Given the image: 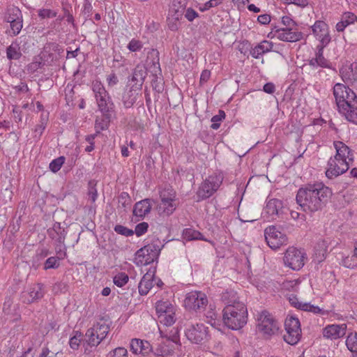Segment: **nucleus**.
<instances>
[{
    "label": "nucleus",
    "instance_id": "obj_25",
    "mask_svg": "<svg viewBox=\"0 0 357 357\" xmlns=\"http://www.w3.org/2000/svg\"><path fill=\"white\" fill-rule=\"evenodd\" d=\"M174 352V346L170 341H168L158 345L151 357H172Z\"/></svg>",
    "mask_w": 357,
    "mask_h": 357
},
{
    "label": "nucleus",
    "instance_id": "obj_40",
    "mask_svg": "<svg viewBox=\"0 0 357 357\" xmlns=\"http://www.w3.org/2000/svg\"><path fill=\"white\" fill-rule=\"evenodd\" d=\"M301 331H293L289 330V331H286V334L284 335V340L291 345L296 344L301 337Z\"/></svg>",
    "mask_w": 357,
    "mask_h": 357
},
{
    "label": "nucleus",
    "instance_id": "obj_27",
    "mask_svg": "<svg viewBox=\"0 0 357 357\" xmlns=\"http://www.w3.org/2000/svg\"><path fill=\"white\" fill-rule=\"evenodd\" d=\"M357 21V16L351 12L344 13L341 17V20L337 23L335 28L338 32H342L349 24H354Z\"/></svg>",
    "mask_w": 357,
    "mask_h": 357
},
{
    "label": "nucleus",
    "instance_id": "obj_44",
    "mask_svg": "<svg viewBox=\"0 0 357 357\" xmlns=\"http://www.w3.org/2000/svg\"><path fill=\"white\" fill-rule=\"evenodd\" d=\"M12 23H10V31L9 32L10 36H17L20 33V31L22 29V19H17L16 20H12Z\"/></svg>",
    "mask_w": 357,
    "mask_h": 357
},
{
    "label": "nucleus",
    "instance_id": "obj_46",
    "mask_svg": "<svg viewBox=\"0 0 357 357\" xmlns=\"http://www.w3.org/2000/svg\"><path fill=\"white\" fill-rule=\"evenodd\" d=\"M225 118V113L223 110H219L218 114L212 117V124L211 128L213 130H217L220 126V122Z\"/></svg>",
    "mask_w": 357,
    "mask_h": 357
},
{
    "label": "nucleus",
    "instance_id": "obj_10",
    "mask_svg": "<svg viewBox=\"0 0 357 357\" xmlns=\"http://www.w3.org/2000/svg\"><path fill=\"white\" fill-rule=\"evenodd\" d=\"M208 304L206 294L202 291L189 292L184 300L185 307L195 312L204 310Z\"/></svg>",
    "mask_w": 357,
    "mask_h": 357
},
{
    "label": "nucleus",
    "instance_id": "obj_43",
    "mask_svg": "<svg viewBox=\"0 0 357 357\" xmlns=\"http://www.w3.org/2000/svg\"><path fill=\"white\" fill-rule=\"evenodd\" d=\"M179 3L181 4L180 6L177 7V8H176V6L175 4H174L170 10L171 13H174V14H172V16L173 19L175 20L176 21H178L181 17V16L183 15V13L185 12V3L181 4V3L179 2Z\"/></svg>",
    "mask_w": 357,
    "mask_h": 357
},
{
    "label": "nucleus",
    "instance_id": "obj_33",
    "mask_svg": "<svg viewBox=\"0 0 357 357\" xmlns=\"http://www.w3.org/2000/svg\"><path fill=\"white\" fill-rule=\"evenodd\" d=\"M221 299L223 303L227 306L228 305H234L236 303H241L238 300L236 292L234 290H227L222 293Z\"/></svg>",
    "mask_w": 357,
    "mask_h": 357
},
{
    "label": "nucleus",
    "instance_id": "obj_21",
    "mask_svg": "<svg viewBox=\"0 0 357 357\" xmlns=\"http://www.w3.org/2000/svg\"><path fill=\"white\" fill-rule=\"evenodd\" d=\"M339 112L347 121L357 125V99L348 105H344Z\"/></svg>",
    "mask_w": 357,
    "mask_h": 357
},
{
    "label": "nucleus",
    "instance_id": "obj_37",
    "mask_svg": "<svg viewBox=\"0 0 357 357\" xmlns=\"http://www.w3.org/2000/svg\"><path fill=\"white\" fill-rule=\"evenodd\" d=\"M346 345L355 357H357V333H351L347 338Z\"/></svg>",
    "mask_w": 357,
    "mask_h": 357
},
{
    "label": "nucleus",
    "instance_id": "obj_42",
    "mask_svg": "<svg viewBox=\"0 0 357 357\" xmlns=\"http://www.w3.org/2000/svg\"><path fill=\"white\" fill-rule=\"evenodd\" d=\"M128 280V275L123 272L119 273L113 278V282L114 284L119 287H122L126 284H127Z\"/></svg>",
    "mask_w": 357,
    "mask_h": 357
},
{
    "label": "nucleus",
    "instance_id": "obj_6",
    "mask_svg": "<svg viewBox=\"0 0 357 357\" xmlns=\"http://www.w3.org/2000/svg\"><path fill=\"white\" fill-rule=\"evenodd\" d=\"M257 331L262 333L264 337L268 338L275 334L278 329V324L266 311H262L257 317Z\"/></svg>",
    "mask_w": 357,
    "mask_h": 357
},
{
    "label": "nucleus",
    "instance_id": "obj_59",
    "mask_svg": "<svg viewBox=\"0 0 357 357\" xmlns=\"http://www.w3.org/2000/svg\"><path fill=\"white\" fill-rule=\"evenodd\" d=\"M130 198L127 192H122L119 197V203L122 204V207L125 208L130 203Z\"/></svg>",
    "mask_w": 357,
    "mask_h": 357
},
{
    "label": "nucleus",
    "instance_id": "obj_29",
    "mask_svg": "<svg viewBox=\"0 0 357 357\" xmlns=\"http://www.w3.org/2000/svg\"><path fill=\"white\" fill-rule=\"evenodd\" d=\"M273 44L267 40H264L250 50V54L255 59L266 52H268L273 48Z\"/></svg>",
    "mask_w": 357,
    "mask_h": 357
},
{
    "label": "nucleus",
    "instance_id": "obj_57",
    "mask_svg": "<svg viewBox=\"0 0 357 357\" xmlns=\"http://www.w3.org/2000/svg\"><path fill=\"white\" fill-rule=\"evenodd\" d=\"M56 13L50 9H40L38 11V16L42 19L52 18L56 17Z\"/></svg>",
    "mask_w": 357,
    "mask_h": 357
},
{
    "label": "nucleus",
    "instance_id": "obj_24",
    "mask_svg": "<svg viewBox=\"0 0 357 357\" xmlns=\"http://www.w3.org/2000/svg\"><path fill=\"white\" fill-rule=\"evenodd\" d=\"M154 278V272H147L142 278L138 285L139 293L140 295H146L149 290L153 287V281Z\"/></svg>",
    "mask_w": 357,
    "mask_h": 357
},
{
    "label": "nucleus",
    "instance_id": "obj_13",
    "mask_svg": "<svg viewBox=\"0 0 357 357\" xmlns=\"http://www.w3.org/2000/svg\"><path fill=\"white\" fill-rule=\"evenodd\" d=\"M312 31L320 44L317 47H326L331 42L328 26L324 21L317 20L313 26Z\"/></svg>",
    "mask_w": 357,
    "mask_h": 357
},
{
    "label": "nucleus",
    "instance_id": "obj_26",
    "mask_svg": "<svg viewBox=\"0 0 357 357\" xmlns=\"http://www.w3.org/2000/svg\"><path fill=\"white\" fill-rule=\"evenodd\" d=\"M324 47H317V52H316L315 58H312L309 61V64L313 68H329L330 62L326 59L323 55Z\"/></svg>",
    "mask_w": 357,
    "mask_h": 357
},
{
    "label": "nucleus",
    "instance_id": "obj_55",
    "mask_svg": "<svg viewBox=\"0 0 357 357\" xmlns=\"http://www.w3.org/2000/svg\"><path fill=\"white\" fill-rule=\"evenodd\" d=\"M59 266L58 258L55 257H51L47 259L45 263L44 268L45 270L50 268H56Z\"/></svg>",
    "mask_w": 357,
    "mask_h": 357
},
{
    "label": "nucleus",
    "instance_id": "obj_63",
    "mask_svg": "<svg viewBox=\"0 0 357 357\" xmlns=\"http://www.w3.org/2000/svg\"><path fill=\"white\" fill-rule=\"evenodd\" d=\"M169 340H171V343H177L179 340L178 330L177 328H174L170 331V335L168 337Z\"/></svg>",
    "mask_w": 357,
    "mask_h": 357
},
{
    "label": "nucleus",
    "instance_id": "obj_48",
    "mask_svg": "<svg viewBox=\"0 0 357 357\" xmlns=\"http://www.w3.org/2000/svg\"><path fill=\"white\" fill-rule=\"evenodd\" d=\"M161 200H174L175 192L172 188H165L160 192Z\"/></svg>",
    "mask_w": 357,
    "mask_h": 357
},
{
    "label": "nucleus",
    "instance_id": "obj_51",
    "mask_svg": "<svg viewBox=\"0 0 357 357\" xmlns=\"http://www.w3.org/2000/svg\"><path fill=\"white\" fill-rule=\"evenodd\" d=\"M114 229L117 234L125 236H132L134 234L133 230L128 229V227L121 225H116Z\"/></svg>",
    "mask_w": 357,
    "mask_h": 357
},
{
    "label": "nucleus",
    "instance_id": "obj_56",
    "mask_svg": "<svg viewBox=\"0 0 357 357\" xmlns=\"http://www.w3.org/2000/svg\"><path fill=\"white\" fill-rule=\"evenodd\" d=\"M149 225L147 222H143L136 225L135 233L137 236H140L145 234L148 229Z\"/></svg>",
    "mask_w": 357,
    "mask_h": 357
},
{
    "label": "nucleus",
    "instance_id": "obj_14",
    "mask_svg": "<svg viewBox=\"0 0 357 357\" xmlns=\"http://www.w3.org/2000/svg\"><path fill=\"white\" fill-rule=\"evenodd\" d=\"M277 38L285 42H297L303 37V33L294 28H281L275 31Z\"/></svg>",
    "mask_w": 357,
    "mask_h": 357
},
{
    "label": "nucleus",
    "instance_id": "obj_31",
    "mask_svg": "<svg viewBox=\"0 0 357 357\" xmlns=\"http://www.w3.org/2000/svg\"><path fill=\"white\" fill-rule=\"evenodd\" d=\"M160 244V243L157 240L156 241H153L151 243L145 245L147 251L146 255L151 257V259H149V261H154L158 259L161 250V246Z\"/></svg>",
    "mask_w": 357,
    "mask_h": 357
},
{
    "label": "nucleus",
    "instance_id": "obj_18",
    "mask_svg": "<svg viewBox=\"0 0 357 357\" xmlns=\"http://www.w3.org/2000/svg\"><path fill=\"white\" fill-rule=\"evenodd\" d=\"M346 329L347 326L345 324L329 325L324 328L323 335L328 339L336 340L346 334Z\"/></svg>",
    "mask_w": 357,
    "mask_h": 357
},
{
    "label": "nucleus",
    "instance_id": "obj_22",
    "mask_svg": "<svg viewBox=\"0 0 357 357\" xmlns=\"http://www.w3.org/2000/svg\"><path fill=\"white\" fill-rule=\"evenodd\" d=\"M146 75V69L144 66H137L133 70L131 79V82L134 83L132 86L142 89Z\"/></svg>",
    "mask_w": 357,
    "mask_h": 357
},
{
    "label": "nucleus",
    "instance_id": "obj_62",
    "mask_svg": "<svg viewBox=\"0 0 357 357\" xmlns=\"http://www.w3.org/2000/svg\"><path fill=\"white\" fill-rule=\"evenodd\" d=\"M185 17L188 21L192 22L198 17V13L194 9L189 8L185 10Z\"/></svg>",
    "mask_w": 357,
    "mask_h": 357
},
{
    "label": "nucleus",
    "instance_id": "obj_15",
    "mask_svg": "<svg viewBox=\"0 0 357 357\" xmlns=\"http://www.w3.org/2000/svg\"><path fill=\"white\" fill-rule=\"evenodd\" d=\"M334 146L336 150V154L334 156L340 160H344L345 162L349 161V163L354 162V151L344 143L337 141L334 142Z\"/></svg>",
    "mask_w": 357,
    "mask_h": 357
},
{
    "label": "nucleus",
    "instance_id": "obj_36",
    "mask_svg": "<svg viewBox=\"0 0 357 357\" xmlns=\"http://www.w3.org/2000/svg\"><path fill=\"white\" fill-rule=\"evenodd\" d=\"M183 238L186 241L204 240L203 235L199 231L191 228L183 230Z\"/></svg>",
    "mask_w": 357,
    "mask_h": 357
},
{
    "label": "nucleus",
    "instance_id": "obj_4",
    "mask_svg": "<svg viewBox=\"0 0 357 357\" xmlns=\"http://www.w3.org/2000/svg\"><path fill=\"white\" fill-rule=\"evenodd\" d=\"M109 330V325L103 320L93 324V326L89 328L86 332L85 337L83 340L84 346L86 344L87 346L96 347L104 339H105Z\"/></svg>",
    "mask_w": 357,
    "mask_h": 357
},
{
    "label": "nucleus",
    "instance_id": "obj_50",
    "mask_svg": "<svg viewBox=\"0 0 357 357\" xmlns=\"http://www.w3.org/2000/svg\"><path fill=\"white\" fill-rule=\"evenodd\" d=\"M107 357H128V351L124 347H117L109 351Z\"/></svg>",
    "mask_w": 357,
    "mask_h": 357
},
{
    "label": "nucleus",
    "instance_id": "obj_8",
    "mask_svg": "<svg viewBox=\"0 0 357 357\" xmlns=\"http://www.w3.org/2000/svg\"><path fill=\"white\" fill-rule=\"evenodd\" d=\"M333 95L339 110L342 107H344V105H348L357 99L356 94L351 89L340 83L334 86Z\"/></svg>",
    "mask_w": 357,
    "mask_h": 357
},
{
    "label": "nucleus",
    "instance_id": "obj_61",
    "mask_svg": "<svg viewBox=\"0 0 357 357\" xmlns=\"http://www.w3.org/2000/svg\"><path fill=\"white\" fill-rule=\"evenodd\" d=\"M146 252L147 251L145 246L138 250L135 253V263L140 261V260H144Z\"/></svg>",
    "mask_w": 357,
    "mask_h": 357
},
{
    "label": "nucleus",
    "instance_id": "obj_35",
    "mask_svg": "<svg viewBox=\"0 0 357 357\" xmlns=\"http://www.w3.org/2000/svg\"><path fill=\"white\" fill-rule=\"evenodd\" d=\"M286 331H301L300 321L298 318L290 317L286 319L284 322Z\"/></svg>",
    "mask_w": 357,
    "mask_h": 357
},
{
    "label": "nucleus",
    "instance_id": "obj_45",
    "mask_svg": "<svg viewBox=\"0 0 357 357\" xmlns=\"http://www.w3.org/2000/svg\"><path fill=\"white\" fill-rule=\"evenodd\" d=\"M82 340V335L79 331H75V335L70 339L69 344L73 350H77Z\"/></svg>",
    "mask_w": 357,
    "mask_h": 357
},
{
    "label": "nucleus",
    "instance_id": "obj_17",
    "mask_svg": "<svg viewBox=\"0 0 357 357\" xmlns=\"http://www.w3.org/2000/svg\"><path fill=\"white\" fill-rule=\"evenodd\" d=\"M130 348L133 354L143 356L149 354L152 350V347L148 341L137 338L131 340Z\"/></svg>",
    "mask_w": 357,
    "mask_h": 357
},
{
    "label": "nucleus",
    "instance_id": "obj_2",
    "mask_svg": "<svg viewBox=\"0 0 357 357\" xmlns=\"http://www.w3.org/2000/svg\"><path fill=\"white\" fill-rule=\"evenodd\" d=\"M93 91L95 94L98 109L102 114V117L96 119L95 123L96 133L98 134L108 128L112 115L114 113V105L108 92L100 82L93 83Z\"/></svg>",
    "mask_w": 357,
    "mask_h": 357
},
{
    "label": "nucleus",
    "instance_id": "obj_32",
    "mask_svg": "<svg viewBox=\"0 0 357 357\" xmlns=\"http://www.w3.org/2000/svg\"><path fill=\"white\" fill-rule=\"evenodd\" d=\"M6 56L9 60H17L21 57L22 53L17 40L13 42L11 45L7 47Z\"/></svg>",
    "mask_w": 357,
    "mask_h": 357
},
{
    "label": "nucleus",
    "instance_id": "obj_60",
    "mask_svg": "<svg viewBox=\"0 0 357 357\" xmlns=\"http://www.w3.org/2000/svg\"><path fill=\"white\" fill-rule=\"evenodd\" d=\"M222 3V0H209L207 1L202 8H200L202 11L208 10L211 8L217 6Z\"/></svg>",
    "mask_w": 357,
    "mask_h": 357
},
{
    "label": "nucleus",
    "instance_id": "obj_19",
    "mask_svg": "<svg viewBox=\"0 0 357 357\" xmlns=\"http://www.w3.org/2000/svg\"><path fill=\"white\" fill-rule=\"evenodd\" d=\"M341 77L346 83L353 84L357 82V62L349 66H344L340 70Z\"/></svg>",
    "mask_w": 357,
    "mask_h": 357
},
{
    "label": "nucleus",
    "instance_id": "obj_23",
    "mask_svg": "<svg viewBox=\"0 0 357 357\" xmlns=\"http://www.w3.org/2000/svg\"><path fill=\"white\" fill-rule=\"evenodd\" d=\"M141 89L131 86L128 90H126L122 96V102L126 108H130L137 100V96Z\"/></svg>",
    "mask_w": 357,
    "mask_h": 357
},
{
    "label": "nucleus",
    "instance_id": "obj_39",
    "mask_svg": "<svg viewBox=\"0 0 357 357\" xmlns=\"http://www.w3.org/2000/svg\"><path fill=\"white\" fill-rule=\"evenodd\" d=\"M158 319L160 322L161 324H163L165 326H172L176 321L175 313L174 310L167 313L158 315Z\"/></svg>",
    "mask_w": 357,
    "mask_h": 357
},
{
    "label": "nucleus",
    "instance_id": "obj_38",
    "mask_svg": "<svg viewBox=\"0 0 357 357\" xmlns=\"http://www.w3.org/2000/svg\"><path fill=\"white\" fill-rule=\"evenodd\" d=\"M342 264L348 268H354L357 266V246L352 255L347 256L342 259Z\"/></svg>",
    "mask_w": 357,
    "mask_h": 357
},
{
    "label": "nucleus",
    "instance_id": "obj_28",
    "mask_svg": "<svg viewBox=\"0 0 357 357\" xmlns=\"http://www.w3.org/2000/svg\"><path fill=\"white\" fill-rule=\"evenodd\" d=\"M289 303L291 305L298 309L307 311V312H311L314 314H319L321 312V309L317 307L312 305H310L307 303H301L299 302L298 298L295 296L290 297L289 298Z\"/></svg>",
    "mask_w": 357,
    "mask_h": 357
},
{
    "label": "nucleus",
    "instance_id": "obj_30",
    "mask_svg": "<svg viewBox=\"0 0 357 357\" xmlns=\"http://www.w3.org/2000/svg\"><path fill=\"white\" fill-rule=\"evenodd\" d=\"M282 208V202L278 199H270L265 207V211L269 215H278Z\"/></svg>",
    "mask_w": 357,
    "mask_h": 357
},
{
    "label": "nucleus",
    "instance_id": "obj_52",
    "mask_svg": "<svg viewBox=\"0 0 357 357\" xmlns=\"http://www.w3.org/2000/svg\"><path fill=\"white\" fill-rule=\"evenodd\" d=\"M95 185L96 184L93 181H89L88 195L89 199L91 201V202H95L98 196L97 190L96 189Z\"/></svg>",
    "mask_w": 357,
    "mask_h": 357
},
{
    "label": "nucleus",
    "instance_id": "obj_16",
    "mask_svg": "<svg viewBox=\"0 0 357 357\" xmlns=\"http://www.w3.org/2000/svg\"><path fill=\"white\" fill-rule=\"evenodd\" d=\"M45 294L44 285L40 283L33 285L29 292H24L22 298L24 302L28 303L36 301L43 297Z\"/></svg>",
    "mask_w": 357,
    "mask_h": 357
},
{
    "label": "nucleus",
    "instance_id": "obj_53",
    "mask_svg": "<svg viewBox=\"0 0 357 357\" xmlns=\"http://www.w3.org/2000/svg\"><path fill=\"white\" fill-rule=\"evenodd\" d=\"M151 85L153 89L158 93L162 92L164 89L162 79L158 78L156 76H153V79L151 80Z\"/></svg>",
    "mask_w": 357,
    "mask_h": 357
},
{
    "label": "nucleus",
    "instance_id": "obj_20",
    "mask_svg": "<svg viewBox=\"0 0 357 357\" xmlns=\"http://www.w3.org/2000/svg\"><path fill=\"white\" fill-rule=\"evenodd\" d=\"M151 199H144L137 202L133 208V215L139 218H144L151 211Z\"/></svg>",
    "mask_w": 357,
    "mask_h": 357
},
{
    "label": "nucleus",
    "instance_id": "obj_54",
    "mask_svg": "<svg viewBox=\"0 0 357 357\" xmlns=\"http://www.w3.org/2000/svg\"><path fill=\"white\" fill-rule=\"evenodd\" d=\"M143 47L142 43L136 39H132L128 45V49L131 52H137L139 51Z\"/></svg>",
    "mask_w": 357,
    "mask_h": 357
},
{
    "label": "nucleus",
    "instance_id": "obj_5",
    "mask_svg": "<svg viewBox=\"0 0 357 357\" xmlns=\"http://www.w3.org/2000/svg\"><path fill=\"white\" fill-rule=\"evenodd\" d=\"M222 182L221 175H211L208 176L199 186L197 192V202L206 199L211 197L219 188Z\"/></svg>",
    "mask_w": 357,
    "mask_h": 357
},
{
    "label": "nucleus",
    "instance_id": "obj_49",
    "mask_svg": "<svg viewBox=\"0 0 357 357\" xmlns=\"http://www.w3.org/2000/svg\"><path fill=\"white\" fill-rule=\"evenodd\" d=\"M20 18H22L21 11L17 8H13L9 10V13L6 17V20L10 24L13 22L12 20H16Z\"/></svg>",
    "mask_w": 357,
    "mask_h": 357
},
{
    "label": "nucleus",
    "instance_id": "obj_1",
    "mask_svg": "<svg viewBox=\"0 0 357 357\" xmlns=\"http://www.w3.org/2000/svg\"><path fill=\"white\" fill-rule=\"evenodd\" d=\"M332 195L331 190L322 183L307 184L301 188L296 200L305 213H312L321 211Z\"/></svg>",
    "mask_w": 357,
    "mask_h": 357
},
{
    "label": "nucleus",
    "instance_id": "obj_11",
    "mask_svg": "<svg viewBox=\"0 0 357 357\" xmlns=\"http://www.w3.org/2000/svg\"><path fill=\"white\" fill-rule=\"evenodd\" d=\"M207 328L203 324H188L185 335L192 343L199 344L207 336Z\"/></svg>",
    "mask_w": 357,
    "mask_h": 357
},
{
    "label": "nucleus",
    "instance_id": "obj_3",
    "mask_svg": "<svg viewBox=\"0 0 357 357\" xmlns=\"http://www.w3.org/2000/svg\"><path fill=\"white\" fill-rule=\"evenodd\" d=\"M224 324L231 330L242 328L248 321V311L243 303L228 305L222 310Z\"/></svg>",
    "mask_w": 357,
    "mask_h": 357
},
{
    "label": "nucleus",
    "instance_id": "obj_41",
    "mask_svg": "<svg viewBox=\"0 0 357 357\" xmlns=\"http://www.w3.org/2000/svg\"><path fill=\"white\" fill-rule=\"evenodd\" d=\"M156 312L158 315L165 314L174 310V306L169 301H159L156 303Z\"/></svg>",
    "mask_w": 357,
    "mask_h": 357
},
{
    "label": "nucleus",
    "instance_id": "obj_12",
    "mask_svg": "<svg viewBox=\"0 0 357 357\" xmlns=\"http://www.w3.org/2000/svg\"><path fill=\"white\" fill-rule=\"evenodd\" d=\"M349 161L345 162L337 158H331L328 162L326 175L328 178H333L346 172L351 165Z\"/></svg>",
    "mask_w": 357,
    "mask_h": 357
},
{
    "label": "nucleus",
    "instance_id": "obj_64",
    "mask_svg": "<svg viewBox=\"0 0 357 357\" xmlns=\"http://www.w3.org/2000/svg\"><path fill=\"white\" fill-rule=\"evenodd\" d=\"M66 232L64 229L56 233V243L63 244L66 238Z\"/></svg>",
    "mask_w": 357,
    "mask_h": 357
},
{
    "label": "nucleus",
    "instance_id": "obj_34",
    "mask_svg": "<svg viewBox=\"0 0 357 357\" xmlns=\"http://www.w3.org/2000/svg\"><path fill=\"white\" fill-rule=\"evenodd\" d=\"M176 209L174 200H161L159 206V211L167 215H171Z\"/></svg>",
    "mask_w": 357,
    "mask_h": 357
},
{
    "label": "nucleus",
    "instance_id": "obj_9",
    "mask_svg": "<svg viewBox=\"0 0 357 357\" xmlns=\"http://www.w3.org/2000/svg\"><path fill=\"white\" fill-rule=\"evenodd\" d=\"M264 237L267 245L273 250H276L288 241L287 235L279 231L275 226H269L264 230Z\"/></svg>",
    "mask_w": 357,
    "mask_h": 357
},
{
    "label": "nucleus",
    "instance_id": "obj_47",
    "mask_svg": "<svg viewBox=\"0 0 357 357\" xmlns=\"http://www.w3.org/2000/svg\"><path fill=\"white\" fill-rule=\"evenodd\" d=\"M65 162V158L63 156H60L54 160H53L50 163V169L52 172L56 173L57 172L63 165Z\"/></svg>",
    "mask_w": 357,
    "mask_h": 357
},
{
    "label": "nucleus",
    "instance_id": "obj_58",
    "mask_svg": "<svg viewBox=\"0 0 357 357\" xmlns=\"http://www.w3.org/2000/svg\"><path fill=\"white\" fill-rule=\"evenodd\" d=\"M282 23L285 26V28H294L297 26L296 22H294L291 17L289 16H284L282 17Z\"/></svg>",
    "mask_w": 357,
    "mask_h": 357
},
{
    "label": "nucleus",
    "instance_id": "obj_7",
    "mask_svg": "<svg viewBox=\"0 0 357 357\" xmlns=\"http://www.w3.org/2000/svg\"><path fill=\"white\" fill-rule=\"evenodd\" d=\"M306 255L303 250L291 247L287 250L283 260L286 266L298 271L303 267Z\"/></svg>",
    "mask_w": 357,
    "mask_h": 357
}]
</instances>
